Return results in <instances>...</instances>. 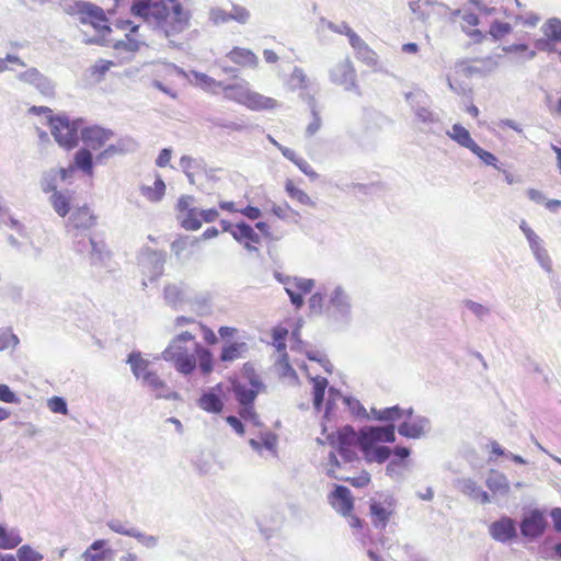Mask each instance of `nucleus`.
I'll use <instances>...</instances> for the list:
<instances>
[{
    "label": "nucleus",
    "instance_id": "f257e3e1",
    "mask_svg": "<svg viewBox=\"0 0 561 561\" xmlns=\"http://www.w3.org/2000/svg\"><path fill=\"white\" fill-rule=\"evenodd\" d=\"M60 7L65 13L96 33H112V25L116 31L136 32L139 23L144 22L153 32L171 35L184 32L190 23V13L176 0H135L130 12L136 21L117 19L114 23L108 19L113 10L105 11L90 1L61 0Z\"/></svg>",
    "mask_w": 561,
    "mask_h": 561
},
{
    "label": "nucleus",
    "instance_id": "f03ea898",
    "mask_svg": "<svg viewBox=\"0 0 561 561\" xmlns=\"http://www.w3.org/2000/svg\"><path fill=\"white\" fill-rule=\"evenodd\" d=\"M194 341L195 335L188 331L176 334L162 352V358L171 363L182 375L193 374L198 364L201 373L208 376L214 370L213 353L198 343H195L194 351H191L187 343Z\"/></svg>",
    "mask_w": 561,
    "mask_h": 561
},
{
    "label": "nucleus",
    "instance_id": "7ed1b4c3",
    "mask_svg": "<svg viewBox=\"0 0 561 561\" xmlns=\"http://www.w3.org/2000/svg\"><path fill=\"white\" fill-rule=\"evenodd\" d=\"M28 113L46 116L50 133L60 147L70 150L78 145L79 121H70L65 115H53V111L47 106H32Z\"/></svg>",
    "mask_w": 561,
    "mask_h": 561
},
{
    "label": "nucleus",
    "instance_id": "20e7f679",
    "mask_svg": "<svg viewBox=\"0 0 561 561\" xmlns=\"http://www.w3.org/2000/svg\"><path fill=\"white\" fill-rule=\"evenodd\" d=\"M225 98L233 101L250 111H272L278 106V102L270 96H266L249 85L244 84H229L224 88Z\"/></svg>",
    "mask_w": 561,
    "mask_h": 561
},
{
    "label": "nucleus",
    "instance_id": "39448f33",
    "mask_svg": "<svg viewBox=\"0 0 561 561\" xmlns=\"http://www.w3.org/2000/svg\"><path fill=\"white\" fill-rule=\"evenodd\" d=\"M113 137L114 133L112 130L100 126H90L81 131V138L88 149L94 151L103 149L96 156V161L99 162L123 151L119 145L108 144Z\"/></svg>",
    "mask_w": 561,
    "mask_h": 561
},
{
    "label": "nucleus",
    "instance_id": "423d86ee",
    "mask_svg": "<svg viewBox=\"0 0 561 561\" xmlns=\"http://www.w3.org/2000/svg\"><path fill=\"white\" fill-rule=\"evenodd\" d=\"M232 392L240 405L239 414L245 421L257 423V414L254 409V401L257 394L264 390V385L261 380H255L253 383H242L240 381H232Z\"/></svg>",
    "mask_w": 561,
    "mask_h": 561
},
{
    "label": "nucleus",
    "instance_id": "0eeeda50",
    "mask_svg": "<svg viewBox=\"0 0 561 561\" xmlns=\"http://www.w3.org/2000/svg\"><path fill=\"white\" fill-rule=\"evenodd\" d=\"M409 8L414 19L423 23H432V21L440 18H448L454 21L456 15L460 14V9L451 10L448 5L436 0H411Z\"/></svg>",
    "mask_w": 561,
    "mask_h": 561
},
{
    "label": "nucleus",
    "instance_id": "6e6552de",
    "mask_svg": "<svg viewBox=\"0 0 561 561\" xmlns=\"http://www.w3.org/2000/svg\"><path fill=\"white\" fill-rule=\"evenodd\" d=\"M327 439L332 446L337 448L344 462L357 460L355 448L358 443V437L352 426L346 425L336 433L327 435Z\"/></svg>",
    "mask_w": 561,
    "mask_h": 561
},
{
    "label": "nucleus",
    "instance_id": "1a4fd4ad",
    "mask_svg": "<svg viewBox=\"0 0 561 561\" xmlns=\"http://www.w3.org/2000/svg\"><path fill=\"white\" fill-rule=\"evenodd\" d=\"M224 230L228 231L233 239L250 252H257L262 245V237L255 229L245 221L230 224L224 221Z\"/></svg>",
    "mask_w": 561,
    "mask_h": 561
},
{
    "label": "nucleus",
    "instance_id": "9d476101",
    "mask_svg": "<svg viewBox=\"0 0 561 561\" xmlns=\"http://www.w3.org/2000/svg\"><path fill=\"white\" fill-rule=\"evenodd\" d=\"M98 217L87 205L77 207L68 217L66 229L72 238L91 230L96 226Z\"/></svg>",
    "mask_w": 561,
    "mask_h": 561
},
{
    "label": "nucleus",
    "instance_id": "9b49d317",
    "mask_svg": "<svg viewBox=\"0 0 561 561\" xmlns=\"http://www.w3.org/2000/svg\"><path fill=\"white\" fill-rule=\"evenodd\" d=\"M153 75V85L171 98L176 99V81L184 76V72L173 65H161L154 69Z\"/></svg>",
    "mask_w": 561,
    "mask_h": 561
},
{
    "label": "nucleus",
    "instance_id": "f8f14e48",
    "mask_svg": "<svg viewBox=\"0 0 561 561\" xmlns=\"http://www.w3.org/2000/svg\"><path fill=\"white\" fill-rule=\"evenodd\" d=\"M193 197L190 195H183L179 198L176 204V210L181 226L186 230L196 231L201 228V210L193 207Z\"/></svg>",
    "mask_w": 561,
    "mask_h": 561
},
{
    "label": "nucleus",
    "instance_id": "ddd939ff",
    "mask_svg": "<svg viewBox=\"0 0 561 561\" xmlns=\"http://www.w3.org/2000/svg\"><path fill=\"white\" fill-rule=\"evenodd\" d=\"M314 283L309 278L294 277L286 282L285 290L288 294L291 304L299 309L304 306V296L311 293Z\"/></svg>",
    "mask_w": 561,
    "mask_h": 561
},
{
    "label": "nucleus",
    "instance_id": "4468645a",
    "mask_svg": "<svg viewBox=\"0 0 561 561\" xmlns=\"http://www.w3.org/2000/svg\"><path fill=\"white\" fill-rule=\"evenodd\" d=\"M340 468H341V463H340L336 455L331 453L329 456V468L327 471L328 476H330L334 479L341 480V481L348 482L352 486L357 488V489L367 486L371 481L370 474L366 470H362L357 477H347V476H343L339 472Z\"/></svg>",
    "mask_w": 561,
    "mask_h": 561
},
{
    "label": "nucleus",
    "instance_id": "2eb2a0df",
    "mask_svg": "<svg viewBox=\"0 0 561 561\" xmlns=\"http://www.w3.org/2000/svg\"><path fill=\"white\" fill-rule=\"evenodd\" d=\"M330 505L342 516H351L354 511V497L351 491L344 485H336L329 494Z\"/></svg>",
    "mask_w": 561,
    "mask_h": 561
},
{
    "label": "nucleus",
    "instance_id": "dca6fc26",
    "mask_svg": "<svg viewBox=\"0 0 561 561\" xmlns=\"http://www.w3.org/2000/svg\"><path fill=\"white\" fill-rule=\"evenodd\" d=\"M396 440L394 426H373L360 432L358 444H376L378 442L393 443Z\"/></svg>",
    "mask_w": 561,
    "mask_h": 561
},
{
    "label": "nucleus",
    "instance_id": "f3484780",
    "mask_svg": "<svg viewBox=\"0 0 561 561\" xmlns=\"http://www.w3.org/2000/svg\"><path fill=\"white\" fill-rule=\"evenodd\" d=\"M198 407L209 413H220L224 409L222 386L219 383L198 399Z\"/></svg>",
    "mask_w": 561,
    "mask_h": 561
},
{
    "label": "nucleus",
    "instance_id": "a211bd4d",
    "mask_svg": "<svg viewBox=\"0 0 561 561\" xmlns=\"http://www.w3.org/2000/svg\"><path fill=\"white\" fill-rule=\"evenodd\" d=\"M427 424L425 417L413 416L410 412L408 419L399 425L398 432L408 438H420L425 433Z\"/></svg>",
    "mask_w": 561,
    "mask_h": 561
},
{
    "label": "nucleus",
    "instance_id": "6ab92c4d",
    "mask_svg": "<svg viewBox=\"0 0 561 561\" xmlns=\"http://www.w3.org/2000/svg\"><path fill=\"white\" fill-rule=\"evenodd\" d=\"M226 57L241 69H254L259 65V58L247 48L234 47Z\"/></svg>",
    "mask_w": 561,
    "mask_h": 561
},
{
    "label": "nucleus",
    "instance_id": "aec40b11",
    "mask_svg": "<svg viewBox=\"0 0 561 561\" xmlns=\"http://www.w3.org/2000/svg\"><path fill=\"white\" fill-rule=\"evenodd\" d=\"M490 533L497 541H508L516 536L515 523L511 518H502L490 526Z\"/></svg>",
    "mask_w": 561,
    "mask_h": 561
},
{
    "label": "nucleus",
    "instance_id": "412c9836",
    "mask_svg": "<svg viewBox=\"0 0 561 561\" xmlns=\"http://www.w3.org/2000/svg\"><path fill=\"white\" fill-rule=\"evenodd\" d=\"M545 528V517L538 512H533L529 516L525 517L520 525L522 534L526 537H537L543 533Z\"/></svg>",
    "mask_w": 561,
    "mask_h": 561
},
{
    "label": "nucleus",
    "instance_id": "4be33fe9",
    "mask_svg": "<svg viewBox=\"0 0 561 561\" xmlns=\"http://www.w3.org/2000/svg\"><path fill=\"white\" fill-rule=\"evenodd\" d=\"M249 347L245 342H229L221 347L219 359L222 363H231L245 356Z\"/></svg>",
    "mask_w": 561,
    "mask_h": 561
},
{
    "label": "nucleus",
    "instance_id": "5701e85b",
    "mask_svg": "<svg viewBox=\"0 0 561 561\" xmlns=\"http://www.w3.org/2000/svg\"><path fill=\"white\" fill-rule=\"evenodd\" d=\"M114 57L117 64L129 59L139 49V43L134 37H126L124 41H117L114 45Z\"/></svg>",
    "mask_w": 561,
    "mask_h": 561
},
{
    "label": "nucleus",
    "instance_id": "b1692460",
    "mask_svg": "<svg viewBox=\"0 0 561 561\" xmlns=\"http://www.w3.org/2000/svg\"><path fill=\"white\" fill-rule=\"evenodd\" d=\"M190 77L196 87L209 93H216L220 89L224 91V88L227 87L208 75L195 70L190 72Z\"/></svg>",
    "mask_w": 561,
    "mask_h": 561
},
{
    "label": "nucleus",
    "instance_id": "393cba45",
    "mask_svg": "<svg viewBox=\"0 0 561 561\" xmlns=\"http://www.w3.org/2000/svg\"><path fill=\"white\" fill-rule=\"evenodd\" d=\"M365 459L368 462H385L391 455V450L386 446H377L376 444H358Z\"/></svg>",
    "mask_w": 561,
    "mask_h": 561
},
{
    "label": "nucleus",
    "instance_id": "a878e982",
    "mask_svg": "<svg viewBox=\"0 0 561 561\" xmlns=\"http://www.w3.org/2000/svg\"><path fill=\"white\" fill-rule=\"evenodd\" d=\"M355 79L356 72L348 64L340 65L333 73V80L337 84L343 85L345 90L356 88Z\"/></svg>",
    "mask_w": 561,
    "mask_h": 561
},
{
    "label": "nucleus",
    "instance_id": "bb28decb",
    "mask_svg": "<svg viewBox=\"0 0 561 561\" xmlns=\"http://www.w3.org/2000/svg\"><path fill=\"white\" fill-rule=\"evenodd\" d=\"M270 215L287 224H297L300 217L299 213L288 203L273 204L270 209Z\"/></svg>",
    "mask_w": 561,
    "mask_h": 561
},
{
    "label": "nucleus",
    "instance_id": "cd10ccee",
    "mask_svg": "<svg viewBox=\"0 0 561 561\" xmlns=\"http://www.w3.org/2000/svg\"><path fill=\"white\" fill-rule=\"evenodd\" d=\"M369 511L373 518V524L375 527L379 528H385L389 522L390 516L392 515L390 504L385 506L382 503L376 501L370 503Z\"/></svg>",
    "mask_w": 561,
    "mask_h": 561
},
{
    "label": "nucleus",
    "instance_id": "c85d7f7f",
    "mask_svg": "<svg viewBox=\"0 0 561 561\" xmlns=\"http://www.w3.org/2000/svg\"><path fill=\"white\" fill-rule=\"evenodd\" d=\"M461 19V28L466 33V35H483V31L477 28L480 24L479 18L477 14L467 12L466 10H460V14L455 16L451 23H456L457 19Z\"/></svg>",
    "mask_w": 561,
    "mask_h": 561
},
{
    "label": "nucleus",
    "instance_id": "c756f323",
    "mask_svg": "<svg viewBox=\"0 0 561 561\" xmlns=\"http://www.w3.org/2000/svg\"><path fill=\"white\" fill-rule=\"evenodd\" d=\"M448 136L455 140L461 147H465L472 151L477 146V142L471 138L470 133L460 124H454L451 131H448Z\"/></svg>",
    "mask_w": 561,
    "mask_h": 561
},
{
    "label": "nucleus",
    "instance_id": "7c9ffc66",
    "mask_svg": "<svg viewBox=\"0 0 561 561\" xmlns=\"http://www.w3.org/2000/svg\"><path fill=\"white\" fill-rule=\"evenodd\" d=\"M285 192L291 199L301 205L314 206L312 198L304 190L299 188L291 179L285 181Z\"/></svg>",
    "mask_w": 561,
    "mask_h": 561
},
{
    "label": "nucleus",
    "instance_id": "2f4dec72",
    "mask_svg": "<svg viewBox=\"0 0 561 561\" xmlns=\"http://www.w3.org/2000/svg\"><path fill=\"white\" fill-rule=\"evenodd\" d=\"M140 190L148 201L159 202L165 194V184L159 175H156L152 185H142Z\"/></svg>",
    "mask_w": 561,
    "mask_h": 561
},
{
    "label": "nucleus",
    "instance_id": "473e14b6",
    "mask_svg": "<svg viewBox=\"0 0 561 561\" xmlns=\"http://www.w3.org/2000/svg\"><path fill=\"white\" fill-rule=\"evenodd\" d=\"M486 486L495 494H505L510 491V483L506 477L497 471L492 470L486 479Z\"/></svg>",
    "mask_w": 561,
    "mask_h": 561
},
{
    "label": "nucleus",
    "instance_id": "72a5a7b5",
    "mask_svg": "<svg viewBox=\"0 0 561 561\" xmlns=\"http://www.w3.org/2000/svg\"><path fill=\"white\" fill-rule=\"evenodd\" d=\"M49 202L58 216L65 218L70 211L71 197L60 191L51 194Z\"/></svg>",
    "mask_w": 561,
    "mask_h": 561
},
{
    "label": "nucleus",
    "instance_id": "f704fd0d",
    "mask_svg": "<svg viewBox=\"0 0 561 561\" xmlns=\"http://www.w3.org/2000/svg\"><path fill=\"white\" fill-rule=\"evenodd\" d=\"M75 167L83 171L87 175H93V159L90 149L82 148L78 150L73 159Z\"/></svg>",
    "mask_w": 561,
    "mask_h": 561
},
{
    "label": "nucleus",
    "instance_id": "c9c22d12",
    "mask_svg": "<svg viewBox=\"0 0 561 561\" xmlns=\"http://www.w3.org/2000/svg\"><path fill=\"white\" fill-rule=\"evenodd\" d=\"M127 362L131 367L133 374L138 379H142V377L150 370L149 360L145 359L139 352L130 353Z\"/></svg>",
    "mask_w": 561,
    "mask_h": 561
},
{
    "label": "nucleus",
    "instance_id": "e433bc0d",
    "mask_svg": "<svg viewBox=\"0 0 561 561\" xmlns=\"http://www.w3.org/2000/svg\"><path fill=\"white\" fill-rule=\"evenodd\" d=\"M312 393H313V407L320 411L323 403L325 389L328 387V379L325 377L317 376L311 378Z\"/></svg>",
    "mask_w": 561,
    "mask_h": 561
},
{
    "label": "nucleus",
    "instance_id": "4c0bfd02",
    "mask_svg": "<svg viewBox=\"0 0 561 561\" xmlns=\"http://www.w3.org/2000/svg\"><path fill=\"white\" fill-rule=\"evenodd\" d=\"M198 238H191L187 236L179 237L171 243V251L180 257L185 251L193 250L198 245Z\"/></svg>",
    "mask_w": 561,
    "mask_h": 561
},
{
    "label": "nucleus",
    "instance_id": "58836bf2",
    "mask_svg": "<svg viewBox=\"0 0 561 561\" xmlns=\"http://www.w3.org/2000/svg\"><path fill=\"white\" fill-rule=\"evenodd\" d=\"M105 543V540H95L83 553V561H105L106 551L103 550Z\"/></svg>",
    "mask_w": 561,
    "mask_h": 561
},
{
    "label": "nucleus",
    "instance_id": "ea45409f",
    "mask_svg": "<svg viewBox=\"0 0 561 561\" xmlns=\"http://www.w3.org/2000/svg\"><path fill=\"white\" fill-rule=\"evenodd\" d=\"M22 541L20 535L13 529H7L0 526V548L1 549H13L18 547Z\"/></svg>",
    "mask_w": 561,
    "mask_h": 561
},
{
    "label": "nucleus",
    "instance_id": "a19ab883",
    "mask_svg": "<svg viewBox=\"0 0 561 561\" xmlns=\"http://www.w3.org/2000/svg\"><path fill=\"white\" fill-rule=\"evenodd\" d=\"M320 32H331L340 35H356L345 22L333 23L322 19L319 24Z\"/></svg>",
    "mask_w": 561,
    "mask_h": 561
},
{
    "label": "nucleus",
    "instance_id": "79ce46f5",
    "mask_svg": "<svg viewBox=\"0 0 561 561\" xmlns=\"http://www.w3.org/2000/svg\"><path fill=\"white\" fill-rule=\"evenodd\" d=\"M142 382L150 387L153 391L158 393V396H161V392L165 390L167 386L165 382L159 377V375L153 371L149 370L144 377Z\"/></svg>",
    "mask_w": 561,
    "mask_h": 561
},
{
    "label": "nucleus",
    "instance_id": "37998d69",
    "mask_svg": "<svg viewBox=\"0 0 561 561\" xmlns=\"http://www.w3.org/2000/svg\"><path fill=\"white\" fill-rule=\"evenodd\" d=\"M116 64L112 60H100L90 68V75L95 81H101L110 68Z\"/></svg>",
    "mask_w": 561,
    "mask_h": 561
},
{
    "label": "nucleus",
    "instance_id": "c03bdc74",
    "mask_svg": "<svg viewBox=\"0 0 561 561\" xmlns=\"http://www.w3.org/2000/svg\"><path fill=\"white\" fill-rule=\"evenodd\" d=\"M288 336V330L284 327H276L273 329V344L278 352L286 350V339Z\"/></svg>",
    "mask_w": 561,
    "mask_h": 561
},
{
    "label": "nucleus",
    "instance_id": "a18cd8bd",
    "mask_svg": "<svg viewBox=\"0 0 561 561\" xmlns=\"http://www.w3.org/2000/svg\"><path fill=\"white\" fill-rule=\"evenodd\" d=\"M290 84L294 89H306L308 87V78L304 70L295 68L290 75Z\"/></svg>",
    "mask_w": 561,
    "mask_h": 561
},
{
    "label": "nucleus",
    "instance_id": "49530a36",
    "mask_svg": "<svg viewBox=\"0 0 561 561\" xmlns=\"http://www.w3.org/2000/svg\"><path fill=\"white\" fill-rule=\"evenodd\" d=\"M542 35H561V20L558 18H550L541 26Z\"/></svg>",
    "mask_w": 561,
    "mask_h": 561
},
{
    "label": "nucleus",
    "instance_id": "de8ad7c7",
    "mask_svg": "<svg viewBox=\"0 0 561 561\" xmlns=\"http://www.w3.org/2000/svg\"><path fill=\"white\" fill-rule=\"evenodd\" d=\"M18 558L20 559V561H36L43 559V557L38 552L34 551L27 545H24L19 548Z\"/></svg>",
    "mask_w": 561,
    "mask_h": 561
},
{
    "label": "nucleus",
    "instance_id": "09e8293b",
    "mask_svg": "<svg viewBox=\"0 0 561 561\" xmlns=\"http://www.w3.org/2000/svg\"><path fill=\"white\" fill-rule=\"evenodd\" d=\"M209 21L215 24H224L230 21V15L220 8H211L209 10Z\"/></svg>",
    "mask_w": 561,
    "mask_h": 561
},
{
    "label": "nucleus",
    "instance_id": "8fccbe9b",
    "mask_svg": "<svg viewBox=\"0 0 561 561\" xmlns=\"http://www.w3.org/2000/svg\"><path fill=\"white\" fill-rule=\"evenodd\" d=\"M47 405L54 413L68 414L66 401L61 397H53L48 400Z\"/></svg>",
    "mask_w": 561,
    "mask_h": 561
},
{
    "label": "nucleus",
    "instance_id": "3c124183",
    "mask_svg": "<svg viewBox=\"0 0 561 561\" xmlns=\"http://www.w3.org/2000/svg\"><path fill=\"white\" fill-rule=\"evenodd\" d=\"M479 159H481L485 164L495 167L497 162V158L490 151L484 150L479 145H477L472 151Z\"/></svg>",
    "mask_w": 561,
    "mask_h": 561
},
{
    "label": "nucleus",
    "instance_id": "603ef678",
    "mask_svg": "<svg viewBox=\"0 0 561 561\" xmlns=\"http://www.w3.org/2000/svg\"><path fill=\"white\" fill-rule=\"evenodd\" d=\"M18 342V337L11 331H0V351L14 347Z\"/></svg>",
    "mask_w": 561,
    "mask_h": 561
},
{
    "label": "nucleus",
    "instance_id": "864d4df0",
    "mask_svg": "<svg viewBox=\"0 0 561 561\" xmlns=\"http://www.w3.org/2000/svg\"><path fill=\"white\" fill-rule=\"evenodd\" d=\"M511 25L506 22L494 21L490 25L488 32L483 33V35H505L511 32Z\"/></svg>",
    "mask_w": 561,
    "mask_h": 561
},
{
    "label": "nucleus",
    "instance_id": "5fc2aeb1",
    "mask_svg": "<svg viewBox=\"0 0 561 561\" xmlns=\"http://www.w3.org/2000/svg\"><path fill=\"white\" fill-rule=\"evenodd\" d=\"M229 15L230 20H234L241 24H245L250 19V12L241 5H233Z\"/></svg>",
    "mask_w": 561,
    "mask_h": 561
},
{
    "label": "nucleus",
    "instance_id": "6e6d98bb",
    "mask_svg": "<svg viewBox=\"0 0 561 561\" xmlns=\"http://www.w3.org/2000/svg\"><path fill=\"white\" fill-rule=\"evenodd\" d=\"M197 327L199 328L204 342L207 345H216L218 343V337L213 329H210L203 322H197Z\"/></svg>",
    "mask_w": 561,
    "mask_h": 561
},
{
    "label": "nucleus",
    "instance_id": "4d7b16f0",
    "mask_svg": "<svg viewBox=\"0 0 561 561\" xmlns=\"http://www.w3.org/2000/svg\"><path fill=\"white\" fill-rule=\"evenodd\" d=\"M401 417V411L398 407L387 408L381 410L377 419L381 421H394Z\"/></svg>",
    "mask_w": 561,
    "mask_h": 561
},
{
    "label": "nucleus",
    "instance_id": "13d9d810",
    "mask_svg": "<svg viewBox=\"0 0 561 561\" xmlns=\"http://www.w3.org/2000/svg\"><path fill=\"white\" fill-rule=\"evenodd\" d=\"M273 225H274L273 220H271V222L257 221L253 228L255 230H259L264 238L273 239L274 238Z\"/></svg>",
    "mask_w": 561,
    "mask_h": 561
},
{
    "label": "nucleus",
    "instance_id": "bf43d9fd",
    "mask_svg": "<svg viewBox=\"0 0 561 561\" xmlns=\"http://www.w3.org/2000/svg\"><path fill=\"white\" fill-rule=\"evenodd\" d=\"M520 229L522 231L524 232L526 239L528 240L530 247L534 249L536 247H538V243H539V238L538 236L534 232V230L525 222V221H522L520 224Z\"/></svg>",
    "mask_w": 561,
    "mask_h": 561
},
{
    "label": "nucleus",
    "instance_id": "052dcab7",
    "mask_svg": "<svg viewBox=\"0 0 561 561\" xmlns=\"http://www.w3.org/2000/svg\"><path fill=\"white\" fill-rule=\"evenodd\" d=\"M0 400L5 403H18L19 398L7 385H0Z\"/></svg>",
    "mask_w": 561,
    "mask_h": 561
},
{
    "label": "nucleus",
    "instance_id": "680f3d73",
    "mask_svg": "<svg viewBox=\"0 0 561 561\" xmlns=\"http://www.w3.org/2000/svg\"><path fill=\"white\" fill-rule=\"evenodd\" d=\"M295 164L299 168V170L305 173L307 176L311 179H316L318 176L317 172L313 170V168L309 164L307 160L304 158H299Z\"/></svg>",
    "mask_w": 561,
    "mask_h": 561
},
{
    "label": "nucleus",
    "instance_id": "e2e57ef3",
    "mask_svg": "<svg viewBox=\"0 0 561 561\" xmlns=\"http://www.w3.org/2000/svg\"><path fill=\"white\" fill-rule=\"evenodd\" d=\"M241 215L249 218L250 220H256L262 216L261 209L255 206L248 205L239 210Z\"/></svg>",
    "mask_w": 561,
    "mask_h": 561
},
{
    "label": "nucleus",
    "instance_id": "0e129e2a",
    "mask_svg": "<svg viewBox=\"0 0 561 561\" xmlns=\"http://www.w3.org/2000/svg\"><path fill=\"white\" fill-rule=\"evenodd\" d=\"M219 217V213L216 208H209L201 210V226L203 222H214Z\"/></svg>",
    "mask_w": 561,
    "mask_h": 561
},
{
    "label": "nucleus",
    "instance_id": "69168bd1",
    "mask_svg": "<svg viewBox=\"0 0 561 561\" xmlns=\"http://www.w3.org/2000/svg\"><path fill=\"white\" fill-rule=\"evenodd\" d=\"M242 374L249 379V383H253L255 380H261L259 375L251 363H244L242 366Z\"/></svg>",
    "mask_w": 561,
    "mask_h": 561
},
{
    "label": "nucleus",
    "instance_id": "338daca9",
    "mask_svg": "<svg viewBox=\"0 0 561 561\" xmlns=\"http://www.w3.org/2000/svg\"><path fill=\"white\" fill-rule=\"evenodd\" d=\"M226 421L234 430L236 433H238L241 436L244 435V433H245L244 426H243L242 422L237 416L229 415L226 417Z\"/></svg>",
    "mask_w": 561,
    "mask_h": 561
},
{
    "label": "nucleus",
    "instance_id": "774afa93",
    "mask_svg": "<svg viewBox=\"0 0 561 561\" xmlns=\"http://www.w3.org/2000/svg\"><path fill=\"white\" fill-rule=\"evenodd\" d=\"M466 306L478 317H483L488 313V308L482 306L481 304L468 300L466 301Z\"/></svg>",
    "mask_w": 561,
    "mask_h": 561
}]
</instances>
